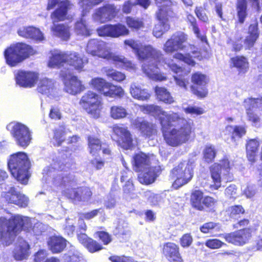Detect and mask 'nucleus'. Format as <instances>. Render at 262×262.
Segmentation results:
<instances>
[{"label":"nucleus","mask_w":262,"mask_h":262,"mask_svg":"<svg viewBox=\"0 0 262 262\" xmlns=\"http://www.w3.org/2000/svg\"><path fill=\"white\" fill-rule=\"evenodd\" d=\"M250 220L244 218L238 221L233 225L234 228L243 227L242 229L222 234V237L226 242L236 246H243L249 243L252 237V230L247 227Z\"/></svg>","instance_id":"obj_7"},{"label":"nucleus","mask_w":262,"mask_h":262,"mask_svg":"<svg viewBox=\"0 0 262 262\" xmlns=\"http://www.w3.org/2000/svg\"><path fill=\"white\" fill-rule=\"evenodd\" d=\"M227 214L230 221H236L246 213V210L241 205H234L229 207Z\"/></svg>","instance_id":"obj_43"},{"label":"nucleus","mask_w":262,"mask_h":262,"mask_svg":"<svg viewBox=\"0 0 262 262\" xmlns=\"http://www.w3.org/2000/svg\"><path fill=\"white\" fill-rule=\"evenodd\" d=\"M57 7L51 13L50 17L53 23L51 30L54 35L60 38L63 40L69 39L70 27L65 24H56L69 19V11L72 8L73 5L69 0H48L46 10L50 11Z\"/></svg>","instance_id":"obj_3"},{"label":"nucleus","mask_w":262,"mask_h":262,"mask_svg":"<svg viewBox=\"0 0 262 262\" xmlns=\"http://www.w3.org/2000/svg\"><path fill=\"white\" fill-rule=\"evenodd\" d=\"M112 129L116 136L115 141L119 146L125 150L132 149L134 147L132 135L127 126L123 124H115Z\"/></svg>","instance_id":"obj_16"},{"label":"nucleus","mask_w":262,"mask_h":262,"mask_svg":"<svg viewBox=\"0 0 262 262\" xmlns=\"http://www.w3.org/2000/svg\"><path fill=\"white\" fill-rule=\"evenodd\" d=\"M232 168L230 162L227 156H224L221 160L220 163H214L209 168V171L212 184L210 188L212 190H218L221 187L222 177L221 170L223 169L226 172L225 174V179L227 182H231L233 180V175L230 172Z\"/></svg>","instance_id":"obj_9"},{"label":"nucleus","mask_w":262,"mask_h":262,"mask_svg":"<svg viewBox=\"0 0 262 262\" xmlns=\"http://www.w3.org/2000/svg\"><path fill=\"white\" fill-rule=\"evenodd\" d=\"M61 129H55L54 130L53 139L55 142L53 143L54 146L59 147L65 141L66 132L65 126H61Z\"/></svg>","instance_id":"obj_53"},{"label":"nucleus","mask_w":262,"mask_h":262,"mask_svg":"<svg viewBox=\"0 0 262 262\" xmlns=\"http://www.w3.org/2000/svg\"><path fill=\"white\" fill-rule=\"evenodd\" d=\"M102 71L108 78H111L112 80L117 82H121L124 80L126 77L125 75L123 73L114 70L113 69H108L104 67L102 68Z\"/></svg>","instance_id":"obj_49"},{"label":"nucleus","mask_w":262,"mask_h":262,"mask_svg":"<svg viewBox=\"0 0 262 262\" xmlns=\"http://www.w3.org/2000/svg\"><path fill=\"white\" fill-rule=\"evenodd\" d=\"M190 90L192 93L200 99L205 98L208 95L206 85H191Z\"/></svg>","instance_id":"obj_57"},{"label":"nucleus","mask_w":262,"mask_h":262,"mask_svg":"<svg viewBox=\"0 0 262 262\" xmlns=\"http://www.w3.org/2000/svg\"><path fill=\"white\" fill-rule=\"evenodd\" d=\"M90 86L104 97L111 98H122L125 92L120 86L106 81L101 77L92 78L90 81Z\"/></svg>","instance_id":"obj_13"},{"label":"nucleus","mask_w":262,"mask_h":262,"mask_svg":"<svg viewBox=\"0 0 262 262\" xmlns=\"http://www.w3.org/2000/svg\"><path fill=\"white\" fill-rule=\"evenodd\" d=\"M128 114L126 109L121 105H113L110 109V116L114 120L125 118Z\"/></svg>","instance_id":"obj_44"},{"label":"nucleus","mask_w":262,"mask_h":262,"mask_svg":"<svg viewBox=\"0 0 262 262\" xmlns=\"http://www.w3.org/2000/svg\"><path fill=\"white\" fill-rule=\"evenodd\" d=\"M67 240L60 235H52L48 239V249L53 254L62 252L67 246Z\"/></svg>","instance_id":"obj_28"},{"label":"nucleus","mask_w":262,"mask_h":262,"mask_svg":"<svg viewBox=\"0 0 262 262\" xmlns=\"http://www.w3.org/2000/svg\"><path fill=\"white\" fill-rule=\"evenodd\" d=\"M38 79V74L32 71H18L15 76L16 83L25 88L34 86Z\"/></svg>","instance_id":"obj_25"},{"label":"nucleus","mask_w":262,"mask_h":262,"mask_svg":"<svg viewBox=\"0 0 262 262\" xmlns=\"http://www.w3.org/2000/svg\"><path fill=\"white\" fill-rule=\"evenodd\" d=\"M67 193L70 198L78 201L82 199H89L92 195L90 189L86 187H78L71 190L68 189Z\"/></svg>","instance_id":"obj_31"},{"label":"nucleus","mask_w":262,"mask_h":262,"mask_svg":"<svg viewBox=\"0 0 262 262\" xmlns=\"http://www.w3.org/2000/svg\"><path fill=\"white\" fill-rule=\"evenodd\" d=\"M36 53V51L31 46L17 42L7 47L4 52V55L6 63L13 67Z\"/></svg>","instance_id":"obj_6"},{"label":"nucleus","mask_w":262,"mask_h":262,"mask_svg":"<svg viewBox=\"0 0 262 262\" xmlns=\"http://www.w3.org/2000/svg\"><path fill=\"white\" fill-rule=\"evenodd\" d=\"M2 197L7 204H14L20 208H26L28 206V198L15 187H11L8 191L4 192Z\"/></svg>","instance_id":"obj_19"},{"label":"nucleus","mask_w":262,"mask_h":262,"mask_svg":"<svg viewBox=\"0 0 262 262\" xmlns=\"http://www.w3.org/2000/svg\"><path fill=\"white\" fill-rule=\"evenodd\" d=\"M189 201L191 207L199 211L212 210L217 203V201L214 198L204 195L203 191L200 189L191 191Z\"/></svg>","instance_id":"obj_14"},{"label":"nucleus","mask_w":262,"mask_h":262,"mask_svg":"<svg viewBox=\"0 0 262 262\" xmlns=\"http://www.w3.org/2000/svg\"><path fill=\"white\" fill-rule=\"evenodd\" d=\"M119 10L113 4H106L97 8L94 13V18L101 23L110 21L118 15Z\"/></svg>","instance_id":"obj_22"},{"label":"nucleus","mask_w":262,"mask_h":262,"mask_svg":"<svg viewBox=\"0 0 262 262\" xmlns=\"http://www.w3.org/2000/svg\"><path fill=\"white\" fill-rule=\"evenodd\" d=\"M86 139L89 153L93 158L90 163L96 170H100L105 164V161L100 158V152L102 151L103 157L111 156L113 152L110 144L103 142L101 138L95 135L87 136Z\"/></svg>","instance_id":"obj_4"},{"label":"nucleus","mask_w":262,"mask_h":262,"mask_svg":"<svg viewBox=\"0 0 262 262\" xmlns=\"http://www.w3.org/2000/svg\"><path fill=\"white\" fill-rule=\"evenodd\" d=\"M154 92L158 101L167 104H170L174 102L173 98L166 88L156 86L154 88Z\"/></svg>","instance_id":"obj_39"},{"label":"nucleus","mask_w":262,"mask_h":262,"mask_svg":"<svg viewBox=\"0 0 262 262\" xmlns=\"http://www.w3.org/2000/svg\"><path fill=\"white\" fill-rule=\"evenodd\" d=\"M123 43L125 47H128L133 49L140 61L159 60L162 57L161 52L150 45H143L133 39H125Z\"/></svg>","instance_id":"obj_8"},{"label":"nucleus","mask_w":262,"mask_h":262,"mask_svg":"<svg viewBox=\"0 0 262 262\" xmlns=\"http://www.w3.org/2000/svg\"><path fill=\"white\" fill-rule=\"evenodd\" d=\"M79 104L92 117L97 119L100 117L103 101L101 97L97 93L88 91L81 96Z\"/></svg>","instance_id":"obj_10"},{"label":"nucleus","mask_w":262,"mask_h":262,"mask_svg":"<svg viewBox=\"0 0 262 262\" xmlns=\"http://www.w3.org/2000/svg\"><path fill=\"white\" fill-rule=\"evenodd\" d=\"M259 143L255 139H249L246 144V156L248 160L251 162L255 161V158L258 150Z\"/></svg>","instance_id":"obj_38"},{"label":"nucleus","mask_w":262,"mask_h":262,"mask_svg":"<svg viewBox=\"0 0 262 262\" xmlns=\"http://www.w3.org/2000/svg\"><path fill=\"white\" fill-rule=\"evenodd\" d=\"M191 85H206L207 80L205 75L200 72H195L191 75Z\"/></svg>","instance_id":"obj_55"},{"label":"nucleus","mask_w":262,"mask_h":262,"mask_svg":"<svg viewBox=\"0 0 262 262\" xmlns=\"http://www.w3.org/2000/svg\"><path fill=\"white\" fill-rule=\"evenodd\" d=\"M129 233L128 224L124 222H119L113 231L114 235L119 238H123Z\"/></svg>","instance_id":"obj_51"},{"label":"nucleus","mask_w":262,"mask_h":262,"mask_svg":"<svg viewBox=\"0 0 262 262\" xmlns=\"http://www.w3.org/2000/svg\"><path fill=\"white\" fill-rule=\"evenodd\" d=\"M130 93L134 98L140 100H146L150 97V94L147 90L136 86L131 88Z\"/></svg>","instance_id":"obj_47"},{"label":"nucleus","mask_w":262,"mask_h":262,"mask_svg":"<svg viewBox=\"0 0 262 262\" xmlns=\"http://www.w3.org/2000/svg\"><path fill=\"white\" fill-rule=\"evenodd\" d=\"M229 132L231 141L237 145V139L242 138L247 133L246 127L244 125H227L226 127Z\"/></svg>","instance_id":"obj_37"},{"label":"nucleus","mask_w":262,"mask_h":262,"mask_svg":"<svg viewBox=\"0 0 262 262\" xmlns=\"http://www.w3.org/2000/svg\"><path fill=\"white\" fill-rule=\"evenodd\" d=\"M127 26L133 31H138L144 27L142 18L132 16H127L125 18Z\"/></svg>","instance_id":"obj_45"},{"label":"nucleus","mask_w":262,"mask_h":262,"mask_svg":"<svg viewBox=\"0 0 262 262\" xmlns=\"http://www.w3.org/2000/svg\"><path fill=\"white\" fill-rule=\"evenodd\" d=\"M205 245L211 249H216L221 248L225 244L219 239L212 238L206 240Z\"/></svg>","instance_id":"obj_60"},{"label":"nucleus","mask_w":262,"mask_h":262,"mask_svg":"<svg viewBox=\"0 0 262 262\" xmlns=\"http://www.w3.org/2000/svg\"><path fill=\"white\" fill-rule=\"evenodd\" d=\"M216 156V150L215 146L212 144L205 146L203 151V158L204 162L210 164L214 162Z\"/></svg>","instance_id":"obj_46"},{"label":"nucleus","mask_w":262,"mask_h":262,"mask_svg":"<svg viewBox=\"0 0 262 262\" xmlns=\"http://www.w3.org/2000/svg\"><path fill=\"white\" fill-rule=\"evenodd\" d=\"M248 34V35L244 40L246 50H249L252 48L259 37V33L257 22L250 25Z\"/></svg>","instance_id":"obj_32"},{"label":"nucleus","mask_w":262,"mask_h":262,"mask_svg":"<svg viewBox=\"0 0 262 262\" xmlns=\"http://www.w3.org/2000/svg\"><path fill=\"white\" fill-rule=\"evenodd\" d=\"M62 77L64 79V91L72 95H76L83 92L85 87L77 76L71 75L70 78L66 79L67 74H61Z\"/></svg>","instance_id":"obj_24"},{"label":"nucleus","mask_w":262,"mask_h":262,"mask_svg":"<svg viewBox=\"0 0 262 262\" xmlns=\"http://www.w3.org/2000/svg\"><path fill=\"white\" fill-rule=\"evenodd\" d=\"M230 67L237 70L238 75H244L248 72L250 64L248 58L244 55H237L230 58Z\"/></svg>","instance_id":"obj_29"},{"label":"nucleus","mask_w":262,"mask_h":262,"mask_svg":"<svg viewBox=\"0 0 262 262\" xmlns=\"http://www.w3.org/2000/svg\"><path fill=\"white\" fill-rule=\"evenodd\" d=\"M133 125L140 135L145 138L152 139L158 135L157 125L144 118H137L133 122Z\"/></svg>","instance_id":"obj_17"},{"label":"nucleus","mask_w":262,"mask_h":262,"mask_svg":"<svg viewBox=\"0 0 262 262\" xmlns=\"http://www.w3.org/2000/svg\"><path fill=\"white\" fill-rule=\"evenodd\" d=\"M68 52H54L52 53L49 61L48 67L60 68L63 67L67 61Z\"/></svg>","instance_id":"obj_36"},{"label":"nucleus","mask_w":262,"mask_h":262,"mask_svg":"<svg viewBox=\"0 0 262 262\" xmlns=\"http://www.w3.org/2000/svg\"><path fill=\"white\" fill-rule=\"evenodd\" d=\"M77 238L79 242L91 253L98 252L104 248L101 243L88 236L85 233L78 234Z\"/></svg>","instance_id":"obj_27"},{"label":"nucleus","mask_w":262,"mask_h":262,"mask_svg":"<svg viewBox=\"0 0 262 262\" xmlns=\"http://www.w3.org/2000/svg\"><path fill=\"white\" fill-rule=\"evenodd\" d=\"M99 36L118 38L120 36H127L129 34V30L121 23L105 25L98 29Z\"/></svg>","instance_id":"obj_20"},{"label":"nucleus","mask_w":262,"mask_h":262,"mask_svg":"<svg viewBox=\"0 0 262 262\" xmlns=\"http://www.w3.org/2000/svg\"><path fill=\"white\" fill-rule=\"evenodd\" d=\"M200 230L202 233L207 234L213 231H220L221 230V226L219 223L208 222L203 224L200 227Z\"/></svg>","instance_id":"obj_50"},{"label":"nucleus","mask_w":262,"mask_h":262,"mask_svg":"<svg viewBox=\"0 0 262 262\" xmlns=\"http://www.w3.org/2000/svg\"><path fill=\"white\" fill-rule=\"evenodd\" d=\"M86 52L93 56H97L108 61L112 53L104 48L102 42L96 39H92L88 41Z\"/></svg>","instance_id":"obj_23"},{"label":"nucleus","mask_w":262,"mask_h":262,"mask_svg":"<svg viewBox=\"0 0 262 262\" xmlns=\"http://www.w3.org/2000/svg\"><path fill=\"white\" fill-rule=\"evenodd\" d=\"M188 36L182 31L173 33L163 46V50L167 54L176 52L173 57L186 64L194 67L196 62L194 59L201 61L209 56L208 50L201 51L194 44L188 42Z\"/></svg>","instance_id":"obj_2"},{"label":"nucleus","mask_w":262,"mask_h":262,"mask_svg":"<svg viewBox=\"0 0 262 262\" xmlns=\"http://www.w3.org/2000/svg\"><path fill=\"white\" fill-rule=\"evenodd\" d=\"M75 30L80 35L89 36L91 35L90 29L88 27L84 21L80 20L76 23Z\"/></svg>","instance_id":"obj_56"},{"label":"nucleus","mask_w":262,"mask_h":262,"mask_svg":"<svg viewBox=\"0 0 262 262\" xmlns=\"http://www.w3.org/2000/svg\"><path fill=\"white\" fill-rule=\"evenodd\" d=\"M54 89V82L51 79L47 78L40 79L37 87L38 93L46 95L50 94Z\"/></svg>","instance_id":"obj_42"},{"label":"nucleus","mask_w":262,"mask_h":262,"mask_svg":"<svg viewBox=\"0 0 262 262\" xmlns=\"http://www.w3.org/2000/svg\"><path fill=\"white\" fill-rule=\"evenodd\" d=\"M30 246L26 241H19L13 252V257L16 260L26 259L30 254Z\"/></svg>","instance_id":"obj_35"},{"label":"nucleus","mask_w":262,"mask_h":262,"mask_svg":"<svg viewBox=\"0 0 262 262\" xmlns=\"http://www.w3.org/2000/svg\"><path fill=\"white\" fill-rule=\"evenodd\" d=\"M96 234L104 245H107L112 242V235L104 231H98Z\"/></svg>","instance_id":"obj_59"},{"label":"nucleus","mask_w":262,"mask_h":262,"mask_svg":"<svg viewBox=\"0 0 262 262\" xmlns=\"http://www.w3.org/2000/svg\"><path fill=\"white\" fill-rule=\"evenodd\" d=\"M144 172L141 173L138 177L140 183L144 185H149L154 183L156 179L155 172L150 168L146 169Z\"/></svg>","instance_id":"obj_48"},{"label":"nucleus","mask_w":262,"mask_h":262,"mask_svg":"<svg viewBox=\"0 0 262 262\" xmlns=\"http://www.w3.org/2000/svg\"><path fill=\"white\" fill-rule=\"evenodd\" d=\"M193 238L190 233L184 234L180 238V245L182 248L189 247L192 243Z\"/></svg>","instance_id":"obj_62"},{"label":"nucleus","mask_w":262,"mask_h":262,"mask_svg":"<svg viewBox=\"0 0 262 262\" xmlns=\"http://www.w3.org/2000/svg\"><path fill=\"white\" fill-rule=\"evenodd\" d=\"M173 12L167 6L160 8L156 13V18L159 23L153 29V34L156 37H160L170 29L169 19L173 17Z\"/></svg>","instance_id":"obj_15"},{"label":"nucleus","mask_w":262,"mask_h":262,"mask_svg":"<svg viewBox=\"0 0 262 262\" xmlns=\"http://www.w3.org/2000/svg\"><path fill=\"white\" fill-rule=\"evenodd\" d=\"M110 60L112 61L116 66L126 70L135 71L136 69V64L123 56L117 55L113 53L109 59Z\"/></svg>","instance_id":"obj_34"},{"label":"nucleus","mask_w":262,"mask_h":262,"mask_svg":"<svg viewBox=\"0 0 262 262\" xmlns=\"http://www.w3.org/2000/svg\"><path fill=\"white\" fill-rule=\"evenodd\" d=\"M161 253L168 262H184L180 247L175 243H164L161 246Z\"/></svg>","instance_id":"obj_21"},{"label":"nucleus","mask_w":262,"mask_h":262,"mask_svg":"<svg viewBox=\"0 0 262 262\" xmlns=\"http://www.w3.org/2000/svg\"><path fill=\"white\" fill-rule=\"evenodd\" d=\"M194 12L199 20L204 23L208 21V17L204 11V8L202 7H196Z\"/></svg>","instance_id":"obj_64"},{"label":"nucleus","mask_w":262,"mask_h":262,"mask_svg":"<svg viewBox=\"0 0 262 262\" xmlns=\"http://www.w3.org/2000/svg\"><path fill=\"white\" fill-rule=\"evenodd\" d=\"M25 226V221L19 215H12L10 219L0 217V240H6L15 236Z\"/></svg>","instance_id":"obj_11"},{"label":"nucleus","mask_w":262,"mask_h":262,"mask_svg":"<svg viewBox=\"0 0 262 262\" xmlns=\"http://www.w3.org/2000/svg\"><path fill=\"white\" fill-rule=\"evenodd\" d=\"M193 177V167L191 163L183 161L179 163L170 172V177L174 179L172 186L174 189L188 183Z\"/></svg>","instance_id":"obj_12"},{"label":"nucleus","mask_w":262,"mask_h":262,"mask_svg":"<svg viewBox=\"0 0 262 262\" xmlns=\"http://www.w3.org/2000/svg\"><path fill=\"white\" fill-rule=\"evenodd\" d=\"M184 111L186 114L196 116L202 115L205 113V111L202 107L194 106H188L185 108Z\"/></svg>","instance_id":"obj_63"},{"label":"nucleus","mask_w":262,"mask_h":262,"mask_svg":"<svg viewBox=\"0 0 262 262\" xmlns=\"http://www.w3.org/2000/svg\"><path fill=\"white\" fill-rule=\"evenodd\" d=\"M11 134L17 144L24 148H26L31 143V133L29 128L22 123H15L12 127Z\"/></svg>","instance_id":"obj_18"},{"label":"nucleus","mask_w":262,"mask_h":262,"mask_svg":"<svg viewBox=\"0 0 262 262\" xmlns=\"http://www.w3.org/2000/svg\"><path fill=\"white\" fill-rule=\"evenodd\" d=\"M143 107V110L157 117L162 136L167 145L177 147L195 138V128L193 122L181 117L177 113L168 114L156 105Z\"/></svg>","instance_id":"obj_1"},{"label":"nucleus","mask_w":262,"mask_h":262,"mask_svg":"<svg viewBox=\"0 0 262 262\" xmlns=\"http://www.w3.org/2000/svg\"><path fill=\"white\" fill-rule=\"evenodd\" d=\"M134 162L136 171H142L148 168L149 158L143 152L135 154L134 156Z\"/></svg>","instance_id":"obj_40"},{"label":"nucleus","mask_w":262,"mask_h":262,"mask_svg":"<svg viewBox=\"0 0 262 262\" xmlns=\"http://www.w3.org/2000/svg\"><path fill=\"white\" fill-rule=\"evenodd\" d=\"M52 184L55 187L67 189L76 185L77 181L74 174L62 172L53 176Z\"/></svg>","instance_id":"obj_26"},{"label":"nucleus","mask_w":262,"mask_h":262,"mask_svg":"<svg viewBox=\"0 0 262 262\" xmlns=\"http://www.w3.org/2000/svg\"><path fill=\"white\" fill-rule=\"evenodd\" d=\"M17 33L20 36L26 38H31L38 41H42L44 39L43 34L40 30L32 26L20 29Z\"/></svg>","instance_id":"obj_30"},{"label":"nucleus","mask_w":262,"mask_h":262,"mask_svg":"<svg viewBox=\"0 0 262 262\" xmlns=\"http://www.w3.org/2000/svg\"><path fill=\"white\" fill-rule=\"evenodd\" d=\"M108 259L111 262H138L133 257L125 255H111Z\"/></svg>","instance_id":"obj_58"},{"label":"nucleus","mask_w":262,"mask_h":262,"mask_svg":"<svg viewBox=\"0 0 262 262\" xmlns=\"http://www.w3.org/2000/svg\"><path fill=\"white\" fill-rule=\"evenodd\" d=\"M8 166L12 176L18 181L26 184L30 175V162L27 155L24 152H17L10 156Z\"/></svg>","instance_id":"obj_5"},{"label":"nucleus","mask_w":262,"mask_h":262,"mask_svg":"<svg viewBox=\"0 0 262 262\" xmlns=\"http://www.w3.org/2000/svg\"><path fill=\"white\" fill-rule=\"evenodd\" d=\"M243 37H239L236 38L235 40H232L230 39L228 40V44L232 46V50L234 52H237L240 51L243 47Z\"/></svg>","instance_id":"obj_61"},{"label":"nucleus","mask_w":262,"mask_h":262,"mask_svg":"<svg viewBox=\"0 0 262 262\" xmlns=\"http://www.w3.org/2000/svg\"><path fill=\"white\" fill-rule=\"evenodd\" d=\"M152 65L150 64H144L142 67L143 72L148 77L151 78H157L160 80H165L166 79L165 76H161L160 78L158 77V74L156 73ZM155 68H157V67Z\"/></svg>","instance_id":"obj_54"},{"label":"nucleus","mask_w":262,"mask_h":262,"mask_svg":"<svg viewBox=\"0 0 262 262\" xmlns=\"http://www.w3.org/2000/svg\"><path fill=\"white\" fill-rule=\"evenodd\" d=\"M123 194L126 198L133 199L136 195L135 187L132 178H129L122 187Z\"/></svg>","instance_id":"obj_52"},{"label":"nucleus","mask_w":262,"mask_h":262,"mask_svg":"<svg viewBox=\"0 0 262 262\" xmlns=\"http://www.w3.org/2000/svg\"><path fill=\"white\" fill-rule=\"evenodd\" d=\"M236 9L237 11V21L243 24L248 16V2L247 0H236Z\"/></svg>","instance_id":"obj_41"},{"label":"nucleus","mask_w":262,"mask_h":262,"mask_svg":"<svg viewBox=\"0 0 262 262\" xmlns=\"http://www.w3.org/2000/svg\"><path fill=\"white\" fill-rule=\"evenodd\" d=\"M88 60H86L85 62L78 53L68 52L67 63L78 72L83 70L84 64Z\"/></svg>","instance_id":"obj_33"}]
</instances>
